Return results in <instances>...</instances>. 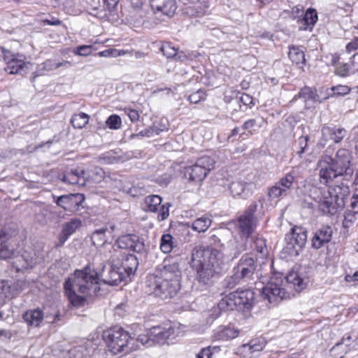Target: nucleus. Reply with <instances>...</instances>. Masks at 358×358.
Returning <instances> with one entry per match:
<instances>
[{"label":"nucleus","instance_id":"obj_6","mask_svg":"<svg viewBox=\"0 0 358 358\" xmlns=\"http://www.w3.org/2000/svg\"><path fill=\"white\" fill-rule=\"evenodd\" d=\"M211 248L205 247V249H215L220 251L223 255L222 251L230 250L229 256L231 259H236L242 252L247 250L245 242H238L233 236L232 233L229 230H221L209 238Z\"/></svg>","mask_w":358,"mask_h":358},{"label":"nucleus","instance_id":"obj_38","mask_svg":"<svg viewBox=\"0 0 358 358\" xmlns=\"http://www.w3.org/2000/svg\"><path fill=\"white\" fill-rule=\"evenodd\" d=\"M288 57L289 59L296 65H301L303 67L306 64V59L303 51L299 46L289 47Z\"/></svg>","mask_w":358,"mask_h":358},{"label":"nucleus","instance_id":"obj_64","mask_svg":"<svg viewBox=\"0 0 358 358\" xmlns=\"http://www.w3.org/2000/svg\"><path fill=\"white\" fill-rule=\"evenodd\" d=\"M85 350L83 346L76 347L70 350V355L76 357V358H81L84 355Z\"/></svg>","mask_w":358,"mask_h":358},{"label":"nucleus","instance_id":"obj_51","mask_svg":"<svg viewBox=\"0 0 358 358\" xmlns=\"http://www.w3.org/2000/svg\"><path fill=\"white\" fill-rule=\"evenodd\" d=\"M11 287L8 280H2L0 282V300L3 301L5 299L10 297Z\"/></svg>","mask_w":358,"mask_h":358},{"label":"nucleus","instance_id":"obj_32","mask_svg":"<svg viewBox=\"0 0 358 358\" xmlns=\"http://www.w3.org/2000/svg\"><path fill=\"white\" fill-rule=\"evenodd\" d=\"M64 289L65 294L68 297L70 303L76 308L83 307L86 303V299L83 296L78 295L77 290L71 289L70 281H64Z\"/></svg>","mask_w":358,"mask_h":358},{"label":"nucleus","instance_id":"obj_36","mask_svg":"<svg viewBox=\"0 0 358 358\" xmlns=\"http://www.w3.org/2000/svg\"><path fill=\"white\" fill-rule=\"evenodd\" d=\"M22 318L28 325L38 327L43 319V314L41 310L35 309L24 313Z\"/></svg>","mask_w":358,"mask_h":358},{"label":"nucleus","instance_id":"obj_37","mask_svg":"<svg viewBox=\"0 0 358 358\" xmlns=\"http://www.w3.org/2000/svg\"><path fill=\"white\" fill-rule=\"evenodd\" d=\"M105 176V172L101 167L96 166L87 171H85V178L86 179V184L90 183H99L102 181Z\"/></svg>","mask_w":358,"mask_h":358},{"label":"nucleus","instance_id":"obj_23","mask_svg":"<svg viewBox=\"0 0 358 358\" xmlns=\"http://www.w3.org/2000/svg\"><path fill=\"white\" fill-rule=\"evenodd\" d=\"M102 6H92V10L89 13L98 18L109 20V15L115 12L120 0H102Z\"/></svg>","mask_w":358,"mask_h":358},{"label":"nucleus","instance_id":"obj_54","mask_svg":"<svg viewBox=\"0 0 358 358\" xmlns=\"http://www.w3.org/2000/svg\"><path fill=\"white\" fill-rule=\"evenodd\" d=\"M309 141V136H301L298 139L299 150L296 151V154L300 158L303 157V153L306 152L308 148V142Z\"/></svg>","mask_w":358,"mask_h":358},{"label":"nucleus","instance_id":"obj_55","mask_svg":"<svg viewBox=\"0 0 358 358\" xmlns=\"http://www.w3.org/2000/svg\"><path fill=\"white\" fill-rule=\"evenodd\" d=\"M332 94L331 96H345L350 92V88L347 85H336L331 88Z\"/></svg>","mask_w":358,"mask_h":358},{"label":"nucleus","instance_id":"obj_18","mask_svg":"<svg viewBox=\"0 0 358 358\" xmlns=\"http://www.w3.org/2000/svg\"><path fill=\"white\" fill-rule=\"evenodd\" d=\"M120 267L115 264L104 266L99 273V280L109 285H117L121 282H127L129 280L124 275Z\"/></svg>","mask_w":358,"mask_h":358},{"label":"nucleus","instance_id":"obj_58","mask_svg":"<svg viewBox=\"0 0 358 358\" xmlns=\"http://www.w3.org/2000/svg\"><path fill=\"white\" fill-rule=\"evenodd\" d=\"M92 49L91 45H80L74 50V52L76 55L87 56L91 53Z\"/></svg>","mask_w":358,"mask_h":358},{"label":"nucleus","instance_id":"obj_8","mask_svg":"<svg viewBox=\"0 0 358 358\" xmlns=\"http://www.w3.org/2000/svg\"><path fill=\"white\" fill-rule=\"evenodd\" d=\"M215 160L210 156L199 158L194 164L183 169L184 178L189 182L198 184L202 182L210 170L214 168Z\"/></svg>","mask_w":358,"mask_h":358},{"label":"nucleus","instance_id":"obj_16","mask_svg":"<svg viewBox=\"0 0 358 358\" xmlns=\"http://www.w3.org/2000/svg\"><path fill=\"white\" fill-rule=\"evenodd\" d=\"M257 267V258L251 253H245L241 257L234 268L243 278V282H247L254 279Z\"/></svg>","mask_w":358,"mask_h":358},{"label":"nucleus","instance_id":"obj_3","mask_svg":"<svg viewBox=\"0 0 358 358\" xmlns=\"http://www.w3.org/2000/svg\"><path fill=\"white\" fill-rule=\"evenodd\" d=\"M69 280L71 289L85 296L94 295L100 290L99 273L90 265L82 269H76L73 275L65 280Z\"/></svg>","mask_w":358,"mask_h":358},{"label":"nucleus","instance_id":"obj_14","mask_svg":"<svg viewBox=\"0 0 358 358\" xmlns=\"http://www.w3.org/2000/svg\"><path fill=\"white\" fill-rule=\"evenodd\" d=\"M52 197L58 207L71 213H76L83 208V203L85 200V195L80 193H71L61 196L53 195Z\"/></svg>","mask_w":358,"mask_h":358},{"label":"nucleus","instance_id":"obj_21","mask_svg":"<svg viewBox=\"0 0 358 358\" xmlns=\"http://www.w3.org/2000/svg\"><path fill=\"white\" fill-rule=\"evenodd\" d=\"M333 229L331 227L324 225L315 229L311 238V246L319 250L329 243L332 238Z\"/></svg>","mask_w":358,"mask_h":358},{"label":"nucleus","instance_id":"obj_45","mask_svg":"<svg viewBox=\"0 0 358 358\" xmlns=\"http://www.w3.org/2000/svg\"><path fill=\"white\" fill-rule=\"evenodd\" d=\"M231 275L227 277L224 280V286L229 289L234 288L236 285L243 282V278L233 268Z\"/></svg>","mask_w":358,"mask_h":358},{"label":"nucleus","instance_id":"obj_4","mask_svg":"<svg viewBox=\"0 0 358 358\" xmlns=\"http://www.w3.org/2000/svg\"><path fill=\"white\" fill-rule=\"evenodd\" d=\"M136 334L125 331L122 327H115L103 333V339L109 350L117 355L120 352L129 353L137 350L135 345Z\"/></svg>","mask_w":358,"mask_h":358},{"label":"nucleus","instance_id":"obj_15","mask_svg":"<svg viewBox=\"0 0 358 358\" xmlns=\"http://www.w3.org/2000/svg\"><path fill=\"white\" fill-rule=\"evenodd\" d=\"M115 247L141 255H143L146 252L144 238L134 234H127L117 238L113 245V248Z\"/></svg>","mask_w":358,"mask_h":358},{"label":"nucleus","instance_id":"obj_2","mask_svg":"<svg viewBox=\"0 0 358 358\" xmlns=\"http://www.w3.org/2000/svg\"><path fill=\"white\" fill-rule=\"evenodd\" d=\"M352 161V152L345 148L338 149L334 157L323 155L318 162L320 183L330 186L334 180L338 177H342L344 180H350L354 173Z\"/></svg>","mask_w":358,"mask_h":358},{"label":"nucleus","instance_id":"obj_19","mask_svg":"<svg viewBox=\"0 0 358 358\" xmlns=\"http://www.w3.org/2000/svg\"><path fill=\"white\" fill-rule=\"evenodd\" d=\"M38 256L33 250H25L22 255L13 259L11 268L16 272L33 268L38 262Z\"/></svg>","mask_w":358,"mask_h":358},{"label":"nucleus","instance_id":"obj_35","mask_svg":"<svg viewBox=\"0 0 358 358\" xmlns=\"http://www.w3.org/2000/svg\"><path fill=\"white\" fill-rule=\"evenodd\" d=\"M110 231L107 227H102L95 230L91 236L92 244L96 247L103 246L107 242L106 232L111 233L114 229V226H110Z\"/></svg>","mask_w":358,"mask_h":358},{"label":"nucleus","instance_id":"obj_61","mask_svg":"<svg viewBox=\"0 0 358 358\" xmlns=\"http://www.w3.org/2000/svg\"><path fill=\"white\" fill-rule=\"evenodd\" d=\"M351 340V336H348L347 337H343L340 343H336L331 350V352H335L336 350H339L344 345L346 348L350 345V342Z\"/></svg>","mask_w":358,"mask_h":358},{"label":"nucleus","instance_id":"obj_59","mask_svg":"<svg viewBox=\"0 0 358 358\" xmlns=\"http://www.w3.org/2000/svg\"><path fill=\"white\" fill-rule=\"evenodd\" d=\"M350 206L354 213H358V188L355 190L351 197Z\"/></svg>","mask_w":358,"mask_h":358},{"label":"nucleus","instance_id":"obj_56","mask_svg":"<svg viewBox=\"0 0 358 358\" xmlns=\"http://www.w3.org/2000/svg\"><path fill=\"white\" fill-rule=\"evenodd\" d=\"M218 350H220V348L219 347L217 346H215L213 348H212L211 346L203 348L196 355V358H211L213 352H217Z\"/></svg>","mask_w":358,"mask_h":358},{"label":"nucleus","instance_id":"obj_11","mask_svg":"<svg viewBox=\"0 0 358 358\" xmlns=\"http://www.w3.org/2000/svg\"><path fill=\"white\" fill-rule=\"evenodd\" d=\"M257 210V202H252L237 219V227L241 238H245V243L257 227V219L255 215Z\"/></svg>","mask_w":358,"mask_h":358},{"label":"nucleus","instance_id":"obj_50","mask_svg":"<svg viewBox=\"0 0 358 358\" xmlns=\"http://www.w3.org/2000/svg\"><path fill=\"white\" fill-rule=\"evenodd\" d=\"M253 247L258 253L262 254V255H266L268 252L266 241L262 238H256L253 241Z\"/></svg>","mask_w":358,"mask_h":358},{"label":"nucleus","instance_id":"obj_52","mask_svg":"<svg viewBox=\"0 0 358 358\" xmlns=\"http://www.w3.org/2000/svg\"><path fill=\"white\" fill-rule=\"evenodd\" d=\"M135 345H137V349L138 348V343H141L142 345L151 346L153 343L152 340L150 336V331H149L148 334H140L136 338H134Z\"/></svg>","mask_w":358,"mask_h":358},{"label":"nucleus","instance_id":"obj_41","mask_svg":"<svg viewBox=\"0 0 358 358\" xmlns=\"http://www.w3.org/2000/svg\"><path fill=\"white\" fill-rule=\"evenodd\" d=\"M162 199L158 195H149L145 199V209L147 211L155 213L162 203Z\"/></svg>","mask_w":358,"mask_h":358},{"label":"nucleus","instance_id":"obj_13","mask_svg":"<svg viewBox=\"0 0 358 358\" xmlns=\"http://www.w3.org/2000/svg\"><path fill=\"white\" fill-rule=\"evenodd\" d=\"M262 296L270 303L277 304L280 301L289 297V293L285 290L282 278L271 279L262 288Z\"/></svg>","mask_w":358,"mask_h":358},{"label":"nucleus","instance_id":"obj_34","mask_svg":"<svg viewBox=\"0 0 358 358\" xmlns=\"http://www.w3.org/2000/svg\"><path fill=\"white\" fill-rule=\"evenodd\" d=\"M14 248L10 245L9 235L5 231L0 232V259L10 258Z\"/></svg>","mask_w":358,"mask_h":358},{"label":"nucleus","instance_id":"obj_24","mask_svg":"<svg viewBox=\"0 0 358 358\" xmlns=\"http://www.w3.org/2000/svg\"><path fill=\"white\" fill-rule=\"evenodd\" d=\"M85 170L80 167L71 169L66 171L61 177L62 181L71 184L78 185L79 186L86 185V179L85 178Z\"/></svg>","mask_w":358,"mask_h":358},{"label":"nucleus","instance_id":"obj_27","mask_svg":"<svg viewBox=\"0 0 358 358\" xmlns=\"http://www.w3.org/2000/svg\"><path fill=\"white\" fill-rule=\"evenodd\" d=\"M81 220L78 218H73L70 221L64 223L62 226V231L59 235V243L57 246L63 245L67 239L81 227Z\"/></svg>","mask_w":358,"mask_h":358},{"label":"nucleus","instance_id":"obj_47","mask_svg":"<svg viewBox=\"0 0 358 358\" xmlns=\"http://www.w3.org/2000/svg\"><path fill=\"white\" fill-rule=\"evenodd\" d=\"M267 196L270 201L278 199L281 196H287L285 192L275 183L267 189Z\"/></svg>","mask_w":358,"mask_h":358},{"label":"nucleus","instance_id":"obj_33","mask_svg":"<svg viewBox=\"0 0 358 358\" xmlns=\"http://www.w3.org/2000/svg\"><path fill=\"white\" fill-rule=\"evenodd\" d=\"M322 136H328L331 140L335 143H341L343 139L348 135V131L343 127H329L324 125L322 128Z\"/></svg>","mask_w":358,"mask_h":358},{"label":"nucleus","instance_id":"obj_57","mask_svg":"<svg viewBox=\"0 0 358 358\" xmlns=\"http://www.w3.org/2000/svg\"><path fill=\"white\" fill-rule=\"evenodd\" d=\"M203 99H205V92L201 90H197L188 96V100L192 103H197Z\"/></svg>","mask_w":358,"mask_h":358},{"label":"nucleus","instance_id":"obj_30","mask_svg":"<svg viewBox=\"0 0 358 358\" xmlns=\"http://www.w3.org/2000/svg\"><path fill=\"white\" fill-rule=\"evenodd\" d=\"M299 168H293L289 172L287 173L283 177L275 182L287 195L289 190L291 189L294 183L298 182L300 177Z\"/></svg>","mask_w":358,"mask_h":358},{"label":"nucleus","instance_id":"obj_7","mask_svg":"<svg viewBox=\"0 0 358 358\" xmlns=\"http://www.w3.org/2000/svg\"><path fill=\"white\" fill-rule=\"evenodd\" d=\"M255 303V292L250 289H237L224 296L217 304L222 311L237 309L240 311L249 310Z\"/></svg>","mask_w":358,"mask_h":358},{"label":"nucleus","instance_id":"obj_42","mask_svg":"<svg viewBox=\"0 0 358 358\" xmlns=\"http://www.w3.org/2000/svg\"><path fill=\"white\" fill-rule=\"evenodd\" d=\"M238 331L233 327H224L215 333V338L218 340L227 341L237 337Z\"/></svg>","mask_w":358,"mask_h":358},{"label":"nucleus","instance_id":"obj_26","mask_svg":"<svg viewBox=\"0 0 358 358\" xmlns=\"http://www.w3.org/2000/svg\"><path fill=\"white\" fill-rule=\"evenodd\" d=\"M318 20L317 10L315 8H308L303 17L299 18L297 23L299 24V30L311 31Z\"/></svg>","mask_w":358,"mask_h":358},{"label":"nucleus","instance_id":"obj_22","mask_svg":"<svg viewBox=\"0 0 358 358\" xmlns=\"http://www.w3.org/2000/svg\"><path fill=\"white\" fill-rule=\"evenodd\" d=\"M153 343L164 344L167 340H172L176 336V330L171 326L169 327L156 326L150 329Z\"/></svg>","mask_w":358,"mask_h":358},{"label":"nucleus","instance_id":"obj_5","mask_svg":"<svg viewBox=\"0 0 358 358\" xmlns=\"http://www.w3.org/2000/svg\"><path fill=\"white\" fill-rule=\"evenodd\" d=\"M349 194L350 189L347 185L330 187L320 199L318 207L325 215H335L345 207Z\"/></svg>","mask_w":358,"mask_h":358},{"label":"nucleus","instance_id":"obj_10","mask_svg":"<svg viewBox=\"0 0 358 358\" xmlns=\"http://www.w3.org/2000/svg\"><path fill=\"white\" fill-rule=\"evenodd\" d=\"M146 292L150 294L161 299L168 300L173 298L180 289V284H176L147 276Z\"/></svg>","mask_w":358,"mask_h":358},{"label":"nucleus","instance_id":"obj_48","mask_svg":"<svg viewBox=\"0 0 358 358\" xmlns=\"http://www.w3.org/2000/svg\"><path fill=\"white\" fill-rule=\"evenodd\" d=\"M106 124L110 129H119L122 126L121 118L117 115H111L107 118Z\"/></svg>","mask_w":358,"mask_h":358},{"label":"nucleus","instance_id":"obj_25","mask_svg":"<svg viewBox=\"0 0 358 358\" xmlns=\"http://www.w3.org/2000/svg\"><path fill=\"white\" fill-rule=\"evenodd\" d=\"M252 183L237 180L231 182L229 189L234 197L241 196L243 199H246L252 194Z\"/></svg>","mask_w":358,"mask_h":358},{"label":"nucleus","instance_id":"obj_1","mask_svg":"<svg viewBox=\"0 0 358 358\" xmlns=\"http://www.w3.org/2000/svg\"><path fill=\"white\" fill-rule=\"evenodd\" d=\"M223 255L215 249L196 245L192 250V266L196 271V280L204 285H212L223 270Z\"/></svg>","mask_w":358,"mask_h":358},{"label":"nucleus","instance_id":"obj_43","mask_svg":"<svg viewBox=\"0 0 358 358\" xmlns=\"http://www.w3.org/2000/svg\"><path fill=\"white\" fill-rule=\"evenodd\" d=\"M173 239L170 234H166L162 236L160 249L164 253H169L176 248Z\"/></svg>","mask_w":358,"mask_h":358},{"label":"nucleus","instance_id":"obj_29","mask_svg":"<svg viewBox=\"0 0 358 358\" xmlns=\"http://www.w3.org/2000/svg\"><path fill=\"white\" fill-rule=\"evenodd\" d=\"M71 66V64L68 61L56 62L54 60L48 59L37 66V70L34 73L31 81L34 82L36 77L43 75L45 71H52L60 67L69 68Z\"/></svg>","mask_w":358,"mask_h":358},{"label":"nucleus","instance_id":"obj_63","mask_svg":"<svg viewBox=\"0 0 358 358\" xmlns=\"http://www.w3.org/2000/svg\"><path fill=\"white\" fill-rule=\"evenodd\" d=\"M124 110L131 122H135L138 120L139 114L136 110L127 108Z\"/></svg>","mask_w":358,"mask_h":358},{"label":"nucleus","instance_id":"obj_17","mask_svg":"<svg viewBox=\"0 0 358 358\" xmlns=\"http://www.w3.org/2000/svg\"><path fill=\"white\" fill-rule=\"evenodd\" d=\"M285 278L286 282L298 292L304 289L310 282L308 268L301 266H295Z\"/></svg>","mask_w":358,"mask_h":358},{"label":"nucleus","instance_id":"obj_20","mask_svg":"<svg viewBox=\"0 0 358 358\" xmlns=\"http://www.w3.org/2000/svg\"><path fill=\"white\" fill-rule=\"evenodd\" d=\"M6 66L5 71L8 74H19L24 76L27 74L31 66L30 62H26L23 59L22 55L14 54L10 52V57L5 60Z\"/></svg>","mask_w":358,"mask_h":358},{"label":"nucleus","instance_id":"obj_28","mask_svg":"<svg viewBox=\"0 0 358 358\" xmlns=\"http://www.w3.org/2000/svg\"><path fill=\"white\" fill-rule=\"evenodd\" d=\"M151 7L169 17L173 16L177 8L176 0H151Z\"/></svg>","mask_w":358,"mask_h":358},{"label":"nucleus","instance_id":"obj_9","mask_svg":"<svg viewBox=\"0 0 358 358\" xmlns=\"http://www.w3.org/2000/svg\"><path fill=\"white\" fill-rule=\"evenodd\" d=\"M307 241V230L301 226H294L285 235L283 252L288 256L297 257L303 251Z\"/></svg>","mask_w":358,"mask_h":358},{"label":"nucleus","instance_id":"obj_62","mask_svg":"<svg viewBox=\"0 0 358 358\" xmlns=\"http://www.w3.org/2000/svg\"><path fill=\"white\" fill-rule=\"evenodd\" d=\"M350 64L351 66V73L355 74L358 73V52L350 58Z\"/></svg>","mask_w":358,"mask_h":358},{"label":"nucleus","instance_id":"obj_53","mask_svg":"<svg viewBox=\"0 0 358 358\" xmlns=\"http://www.w3.org/2000/svg\"><path fill=\"white\" fill-rule=\"evenodd\" d=\"M160 50L167 58L173 59L178 49L172 46L170 43H166L162 45Z\"/></svg>","mask_w":358,"mask_h":358},{"label":"nucleus","instance_id":"obj_12","mask_svg":"<svg viewBox=\"0 0 358 358\" xmlns=\"http://www.w3.org/2000/svg\"><path fill=\"white\" fill-rule=\"evenodd\" d=\"M181 275L179 264L176 262H171L170 259H165L155 273L149 274L148 276H152V278L171 283H173L174 281L176 284H180Z\"/></svg>","mask_w":358,"mask_h":358},{"label":"nucleus","instance_id":"obj_46","mask_svg":"<svg viewBox=\"0 0 358 358\" xmlns=\"http://www.w3.org/2000/svg\"><path fill=\"white\" fill-rule=\"evenodd\" d=\"M166 129L165 126L164 128H159L156 125H152L148 128L145 129L144 130L141 131L139 133L136 134H132L131 136V138L134 137H138V136H146V137H150L152 136L154 134L158 135L159 133L162 131H164Z\"/></svg>","mask_w":358,"mask_h":358},{"label":"nucleus","instance_id":"obj_40","mask_svg":"<svg viewBox=\"0 0 358 358\" xmlns=\"http://www.w3.org/2000/svg\"><path fill=\"white\" fill-rule=\"evenodd\" d=\"M211 222V220L208 216L203 215L192 222V228L199 233L204 232L209 228Z\"/></svg>","mask_w":358,"mask_h":358},{"label":"nucleus","instance_id":"obj_44","mask_svg":"<svg viewBox=\"0 0 358 358\" xmlns=\"http://www.w3.org/2000/svg\"><path fill=\"white\" fill-rule=\"evenodd\" d=\"M90 116L83 112L74 114L71 118V123L74 128L83 129L89 122Z\"/></svg>","mask_w":358,"mask_h":358},{"label":"nucleus","instance_id":"obj_39","mask_svg":"<svg viewBox=\"0 0 358 358\" xmlns=\"http://www.w3.org/2000/svg\"><path fill=\"white\" fill-rule=\"evenodd\" d=\"M297 97L303 99L305 101H313L314 102L321 103L322 101L316 93V91L309 87H304L301 89L298 95L294 97L293 101L296 99Z\"/></svg>","mask_w":358,"mask_h":358},{"label":"nucleus","instance_id":"obj_60","mask_svg":"<svg viewBox=\"0 0 358 358\" xmlns=\"http://www.w3.org/2000/svg\"><path fill=\"white\" fill-rule=\"evenodd\" d=\"M169 206L170 205L169 203H166V204L162 205L159 207V213H158V219L159 220H166L169 217Z\"/></svg>","mask_w":358,"mask_h":358},{"label":"nucleus","instance_id":"obj_31","mask_svg":"<svg viewBox=\"0 0 358 358\" xmlns=\"http://www.w3.org/2000/svg\"><path fill=\"white\" fill-rule=\"evenodd\" d=\"M126 277L130 280L131 276L134 275L138 266V260L136 255L127 254L123 257L122 263L119 266Z\"/></svg>","mask_w":358,"mask_h":358},{"label":"nucleus","instance_id":"obj_49","mask_svg":"<svg viewBox=\"0 0 358 358\" xmlns=\"http://www.w3.org/2000/svg\"><path fill=\"white\" fill-rule=\"evenodd\" d=\"M335 73L341 77L349 76L351 73L350 64L338 63L337 66L335 68Z\"/></svg>","mask_w":358,"mask_h":358}]
</instances>
